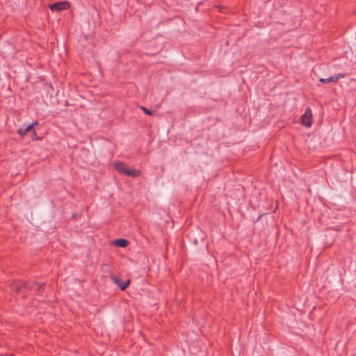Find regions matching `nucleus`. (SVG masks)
Wrapping results in <instances>:
<instances>
[{
  "label": "nucleus",
  "instance_id": "nucleus-11",
  "mask_svg": "<svg viewBox=\"0 0 356 356\" xmlns=\"http://www.w3.org/2000/svg\"><path fill=\"white\" fill-rule=\"evenodd\" d=\"M31 138H32V140H42L41 137L38 136L35 129L31 132Z\"/></svg>",
  "mask_w": 356,
  "mask_h": 356
},
{
  "label": "nucleus",
  "instance_id": "nucleus-1",
  "mask_svg": "<svg viewBox=\"0 0 356 356\" xmlns=\"http://www.w3.org/2000/svg\"><path fill=\"white\" fill-rule=\"evenodd\" d=\"M115 170L122 175H124L133 178H136L141 175V171L136 169H128L126 164L122 161H117L113 163Z\"/></svg>",
  "mask_w": 356,
  "mask_h": 356
},
{
  "label": "nucleus",
  "instance_id": "nucleus-15",
  "mask_svg": "<svg viewBox=\"0 0 356 356\" xmlns=\"http://www.w3.org/2000/svg\"><path fill=\"white\" fill-rule=\"evenodd\" d=\"M262 216H263V214L259 215V218H257V220H259Z\"/></svg>",
  "mask_w": 356,
  "mask_h": 356
},
{
  "label": "nucleus",
  "instance_id": "nucleus-13",
  "mask_svg": "<svg viewBox=\"0 0 356 356\" xmlns=\"http://www.w3.org/2000/svg\"><path fill=\"white\" fill-rule=\"evenodd\" d=\"M17 133L21 136L22 138H23L24 137V136L26 134V132L24 131V129H22V128H19L17 131Z\"/></svg>",
  "mask_w": 356,
  "mask_h": 356
},
{
  "label": "nucleus",
  "instance_id": "nucleus-3",
  "mask_svg": "<svg viewBox=\"0 0 356 356\" xmlns=\"http://www.w3.org/2000/svg\"><path fill=\"white\" fill-rule=\"evenodd\" d=\"M312 112L309 107L305 109V113L301 116L300 120L302 124L307 127H309L312 123Z\"/></svg>",
  "mask_w": 356,
  "mask_h": 356
},
{
  "label": "nucleus",
  "instance_id": "nucleus-7",
  "mask_svg": "<svg viewBox=\"0 0 356 356\" xmlns=\"http://www.w3.org/2000/svg\"><path fill=\"white\" fill-rule=\"evenodd\" d=\"M113 243L117 247L126 248L129 245V241L124 238H118V239H115L113 241Z\"/></svg>",
  "mask_w": 356,
  "mask_h": 356
},
{
  "label": "nucleus",
  "instance_id": "nucleus-14",
  "mask_svg": "<svg viewBox=\"0 0 356 356\" xmlns=\"http://www.w3.org/2000/svg\"><path fill=\"white\" fill-rule=\"evenodd\" d=\"M0 356H13V354H11V355L4 354V355H0Z\"/></svg>",
  "mask_w": 356,
  "mask_h": 356
},
{
  "label": "nucleus",
  "instance_id": "nucleus-4",
  "mask_svg": "<svg viewBox=\"0 0 356 356\" xmlns=\"http://www.w3.org/2000/svg\"><path fill=\"white\" fill-rule=\"evenodd\" d=\"M70 3L69 1H58L50 5L49 8L51 11L59 12L64 10H67L70 8Z\"/></svg>",
  "mask_w": 356,
  "mask_h": 356
},
{
  "label": "nucleus",
  "instance_id": "nucleus-9",
  "mask_svg": "<svg viewBox=\"0 0 356 356\" xmlns=\"http://www.w3.org/2000/svg\"><path fill=\"white\" fill-rule=\"evenodd\" d=\"M335 79H336L334 78V76H330V77L326 78V79L321 78L319 79V81L322 83L327 84V83H329L331 82H335Z\"/></svg>",
  "mask_w": 356,
  "mask_h": 356
},
{
  "label": "nucleus",
  "instance_id": "nucleus-5",
  "mask_svg": "<svg viewBox=\"0 0 356 356\" xmlns=\"http://www.w3.org/2000/svg\"><path fill=\"white\" fill-rule=\"evenodd\" d=\"M111 280L113 282L119 286L122 291H124L130 284V280H127L125 282H122L119 276L111 275Z\"/></svg>",
  "mask_w": 356,
  "mask_h": 356
},
{
  "label": "nucleus",
  "instance_id": "nucleus-16",
  "mask_svg": "<svg viewBox=\"0 0 356 356\" xmlns=\"http://www.w3.org/2000/svg\"><path fill=\"white\" fill-rule=\"evenodd\" d=\"M72 218H76V213H74V214L72 215Z\"/></svg>",
  "mask_w": 356,
  "mask_h": 356
},
{
  "label": "nucleus",
  "instance_id": "nucleus-10",
  "mask_svg": "<svg viewBox=\"0 0 356 356\" xmlns=\"http://www.w3.org/2000/svg\"><path fill=\"white\" fill-rule=\"evenodd\" d=\"M140 109L144 112V113H145L147 115H153L154 113L155 112V111L149 110L147 108H146L145 106H140Z\"/></svg>",
  "mask_w": 356,
  "mask_h": 356
},
{
  "label": "nucleus",
  "instance_id": "nucleus-12",
  "mask_svg": "<svg viewBox=\"0 0 356 356\" xmlns=\"http://www.w3.org/2000/svg\"><path fill=\"white\" fill-rule=\"evenodd\" d=\"M346 76V74H343V73H339V74L334 75V78L336 79L335 83L338 82L339 79L344 78Z\"/></svg>",
  "mask_w": 356,
  "mask_h": 356
},
{
  "label": "nucleus",
  "instance_id": "nucleus-2",
  "mask_svg": "<svg viewBox=\"0 0 356 356\" xmlns=\"http://www.w3.org/2000/svg\"><path fill=\"white\" fill-rule=\"evenodd\" d=\"M10 289L17 294L27 292V282L15 280L10 284Z\"/></svg>",
  "mask_w": 356,
  "mask_h": 356
},
{
  "label": "nucleus",
  "instance_id": "nucleus-8",
  "mask_svg": "<svg viewBox=\"0 0 356 356\" xmlns=\"http://www.w3.org/2000/svg\"><path fill=\"white\" fill-rule=\"evenodd\" d=\"M38 122L36 120V121H34L31 124H30L29 125H28L25 129H24V131L26 132V134L29 133V132H32L33 131L35 130V126L38 125Z\"/></svg>",
  "mask_w": 356,
  "mask_h": 356
},
{
  "label": "nucleus",
  "instance_id": "nucleus-6",
  "mask_svg": "<svg viewBox=\"0 0 356 356\" xmlns=\"http://www.w3.org/2000/svg\"><path fill=\"white\" fill-rule=\"evenodd\" d=\"M44 283H38V282H27V292L31 291H37L38 294L40 295L43 290V287L44 286Z\"/></svg>",
  "mask_w": 356,
  "mask_h": 356
}]
</instances>
